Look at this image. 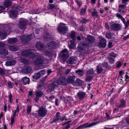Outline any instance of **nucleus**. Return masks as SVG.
Here are the masks:
<instances>
[{"instance_id": "09e8293b", "label": "nucleus", "mask_w": 129, "mask_h": 129, "mask_svg": "<svg viewBox=\"0 0 129 129\" xmlns=\"http://www.w3.org/2000/svg\"><path fill=\"white\" fill-rule=\"evenodd\" d=\"M9 100L10 102L12 103L13 102L12 95L11 93H10L9 97Z\"/></svg>"}, {"instance_id": "5701e85b", "label": "nucleus", "mask_w": 129, "mask_h": 129, "mask_svg": "<svg viewBox=\"0 0 129 129\" xmlns=\"http://www.w3.org/2000/svg\"><path fill=\"white\" fill-rule=\"evenodd\" d=\"M8 50L5 49L0 50V57H3L2 56H5L8 54Z\"/></svg>"}, {"instance_id": "052dcab7", "label": "nucleus", "mask_w": 129, "mask_h": 129, "mask_svg": "<svg viewBox=\"0 0 129 129\" xmlns=\"http://www.w3.org/2000/svg\"><path fill=\"white\" fill-rule=\"evenodd\" d=\"M125 26V27L126 28L129 25V20H127L126 22L124 24Z\"/></svg>"}, {"instance_id": "20e7f679", "label": "nucleus", "mask_w": 129, "mask_h": 129, "mask_svg": "<svg viewBox=\"0 0 129 129\" xmlns=\"http://www.w3.org/2000/svg\"><path fill=\"white\" fill-rule=\"evenodd\" d=\"M34 37V34H32L27 36H26L25 35L22 36L21 37V41L24 44H27L28 41L33 39Z\"/></svg>"}, {"instance_id": "de8ad7c7", "label": "nucleus", "mask_w": 129, "mask_h": 129, "mask_svg": "<svg viewBox=\"0 0 129 129\" xmlns=\"http://www.w3.org/2000/svg\"><path fill=\"white\" fill-rule=\"evenodd\" d=\"M31 110V106H28L27 110V113L29 114L30 113Z\"/></svg>"}, {"instance_id": "f3484780", "label": "nucleus", "mask_w": 129, "mask_h": 129, "mask_svg": "<svg viewBox=\"0 0 129 129\" xmlns=\"http://www.w3.org/2000/svg\"><path fill=\"white\" fill-rule=\"evenodd\" d=\"M88 124V123H86L82 124L80 126L82 129V128H85L91 127L93 125H95L96 124L95 123H91L89 124Z\"/></svg>"}, {"instance_id": "a211bd4d", "label": "nucleus", "mask_w": 129, "mask_h": 129, "mask_svg": "<svg viewBox=\"0 0 129 129\" xmlns=\"http://www.w3.org/2000/svg\"><path fill=\"white\" fill-rule=\"evenodd\" d=\"M86 41L89 43H94L95 41V39L92 36L88 35L87 38H86Z\"/></svg>"}, {"instance_id": "423d86ee", "label": "nucleus", "mask_w": 129, "mask_h": 129, "mask_svg": "<svg viewBox=\"0 0 129 129\" xmlns=\"http://www.w3.org/2000/svg\"><path fill=\"white\" fill-rule=\"evenodd\" d=\"M58 31L61 34H65L68 30V28L62 23H61L57 28Z\"/></svg>"}, {"instance_id": "f704fd0d", "label": "nucleus", "mask_w": 129, "mask_h": 129, "mask_svg": "<svg viewBox=\"0 0 129 129\" xmlns=\"http://www.w3.org/2000/svg\"><path fill=\"white\" fill-rule=\"evenodd\" d=\"M92 15L95 18H97L98 16V12L96 9H93V11L92 13Z\"/></svg>"}, {"instance_id": "0eeeda50", "label": "nucleus", "mask_w": 129, "mask_h": 129, "mask_svg": "<svg viewBox=\"0 0 129 129\" xmlns=\"http://www.w3.org/2000/svg\"><path fill=\"white\" fill-rule=\"evenodd\" d=\"M27 21L26 19L21 18L19 20L18 26L20 29H25L27 24Z\"/></svg>"}, {"instance_id": "58836bf2", "label": "nucleus", "mask_w": 129, "mask_h": 129, "mask_svg": "<svg viewBox=\"0 0 129 129\" xmlns=\"http://www.w3.org/2000/svg\"><path fill=\"white\" fill-rule=\"evenodd\" d=\"M9 48L12 51H15L18 50V48L17 47L14 46H10Z\"/></svg>"}, {"instance_id": "a18cd8bd", "label": "nucleus", "mask_w": 129, "mask_h": 129, "mask_svg": "<svg viewBox=\"0 0 129 129\" xmlns=\"http://www.w3.org/2000/svg\"><path fill=\"white\" fill-rule=\"evenodd\" d=\"M75 45V42L73 41H71L70 45H69V48H70L74 49Z\"/></svg>"}, {"instance_id": "ddd939ff", "label": "nucleus", "mask_w": 129, "mask_h": 129, "mask_svg": "<svg viewBox=\"0 0 129 129\" xmlns=\"http://www.w3.org/2000/svg\"><path fill=\"white\" fill-rule=\"evenodd\" d=\"M12 111L13 113V116L11 117V124H12L14 122V117L16 115V112L18 113L19 111V106L18 104L16 110H15L14 111Z\"/></svg>"}, {"instance_id": "a19ab883", "label": "nucleus", "mask_w": 129, "mask_h": 129, "mask_svg": "<svg viewBox=\"0 0 129 129\" xmlns=\"http://www.w3.org/2000/svg\"><path fill=\"white\" fill-rule=\"evenodd\" d=\"M86 11V8H82L81 9L80 12V13L81 15H84L85 14Z\"/></svg>"}, {"instance_id": "cd10ccee", "label": "nucleus", "mask_w": 129, "mask_h": 129, "mask_svg": "<svg viewBox=\"0 0 129 129\" xmlns=\"http://www.w3.org/2000/svg\"><path fill=\"white\" fill-rule=\"evenodd\" d=\"M12 2L8 0L5 1L3 4L4 6L7 8L10 7L12 5Z\"/></svg>"}, {"instance_id": "4d7b16f0", "label": "nucleus", "mask_w": 129, "mask_h": 129, "mask_svg": "<svg viewBox=\"0 0 129 129\" xmlns=\"http://www.w3.org/2000/svg\"><path fill=\"white\" fill-rule=\"evenodd\" d=\"M71 69H68L65 72V73L66 75H68L70 72Z\"/></svg>"}, {"instance_id": "338daca9", "label": "nucleus", "mask_w": 129, "mask_h": 129, "mask_svg": "<svg viewBox=\"0 0 129 129\" xmlns=\"http://www.w3.org/2000/svg\"><path fill=\"white\" fill-rule=\"evenodd\" d=\"M76 82L78 84H79V85H80V84L81 83V81L79 79H78L76 80Z\"/></svg>"}, {"instance_id": "ea45409f", "label": "nucleus", "mask_w": 129, "mask_h": 129, "mask_svg": "<svg viewBox=\"0 0 129 129\" xmlns=\"http://www.w3.org/2000/svg\"><path fill=\"white\" fill-rule=\"evenodd\" d=\"M93 76H90L87 75L85 81L86 82H90L92 79Z\"/></svg>"}, {"instance_id": "39448f33", "label": "nucleus", "mask_w": 129, "mask_h": 129, "mask_svg": "<svg viewBox=\"0 0 129 129\" xmlns=\"http://www.w3.org/2000/svg\"><path fill=\"white\" fill-rule=\"evenodd\" d=\"M59 55L60 59L63 62L65 61L69 56L68 52L66 49H64Z\"/></svg>"}, {"instance_id": "6e6552de", "label": "nucleus", "mask_w": 129, "mask_h": 129, "mask_svg": "<svg viewBox=\"0 0 129 129\" xmlns=\"http://www.w3.org/2000/svg\"><path fill=\"white\" fill-rule=\"evenodd\" d=\"M38 56L34 60L35 64L37 65H41L44 63L43 58L41 54H38Z\"/></svg>"}, {"instance_id": "f257e3e1", "label": "nucleus", "mask_w": 129, "mask_h": 129, "mask_svg": "<svg viewBox=\"0 0 129 129\" xmlns=\"http://www.w3.org/2000/svg\"><path fill=\"white\" fill-rule=\"evenodd\" d=\"M67 84V78L64 77H59L56 82L50 84L49 88L51 91H52L54 89V88L57 87L58 85H66Z\"/></svg>"}, {"instance_id": "9d476101", "label": "nucleus", "mask_w": 129, "mask_h": 129, "mask_svg": "<svg viewBox=\"0 0 129 129\" xmlns=\"http://www.w3.org/2000/svg\"><path fill=\"white\" fill-rule=\"evenodd\" d=\"M46 46L49 49L53 50L57 48V44L55 41H53L47 43Z\"/></svg>"}, {"instance_id": "473e14b6", "label": "nucleus", "mask_w": 129, "mask_h": 129, "mask_svg": "<svg viewBox=\"0 0 129 129\" xmlns=\"http://www.w3.org/2000/svg\"><path fill=\"white\" fill-rule=\"evenodd\" d=\"M41 76V75L38 72L36 73L34 75H33V78L34 79L37 80Z\"/></svg>"}, {"instance_id": "c756f323", "label": "nucleus", "mask_w": 129, "mask_h": 129, "mask_svg": "<svg viewBox=\"0 0 129 129\" xmlns=\"http://www.w3.org/2000/svg\"><path fill=\"white\" fill-rule=\"evenodd\" d=\"M75 31H73L70 33L69 35L71 38L72 39L73 41H75L76 40L75 37Z\"/></svg>"}, {"instance_id": "aec40b11", "label": "nucleus", "mask_w": 129, "mask_h": 129, "mask_svg": "<svg viewBox=\"0 0 129 129\" xmlns=\"http://www.w3.org/2000/svg\"><path fill=\"white\" fill-rule=\"evenodd\" d=\"M76 59L74 57H70L66 61V63L68 64H73L76 63Z\"/></svg>"}, {"instance_id": "393cba45", "label": "nucleus", "mask_w": 129, "mask_h": 129, "mask_svg": "<svg viewBox=\"0 0 129 129\" xmlns=\"http://www.w3.org/2000/svg\"><path fill=\"white\" fill-rule=\"evenodd\" d=\"M21 81L22 82L24 85H25L29 83V79L28 78L25 77L22 78Z\"/></svg>"}, {"instance_id": "13d9d810", "label": "nucleus", "mask_w": 129, "mask_h": 129, "mask_svg": "<svg viewBox=\"0 0 129 129\" xmlns=\"http://www.w3.org/2000/svg\"><path fill=\"white\" fill-rule=\"evenodd\" d=\"M73 85L75 86H79V84L77 83L76 81L75 82L74 81L72 83Z\"/></svg>"}, {"instance_id": "e433bc0d", "label": "nucleus", "mask_w": 129, "mask_h": 129, "mask_svg": "<svg viewBox=\"0 0 129 129\" xmlns=\"http://www.w3.org/2000/svg\"><path fill=\"white\" fill-rule=\"evenodd\" d=\"M113 34L110 32H107L105 34L106 37L108 39H110L113 36Z\"/></svg>"}, {"instance_id": "37998d69", "label": "nucleus", "mask_w": 129, "mask_h": 129, "mask_svg": "<svg viewBox=\"0 0 129 129\" xmlns=\"http://www.w3.org/2000/svg\"><path fill=\"white\" fill-rule=\"evenodd\" d=\"M48 9L50 10H53L54 9H56V7L53 4H49V5Z\"/></svg>"}, {"instance_id": "864d4df0", "label": "nucleus", "mask_w": 129, "mask_h": 129, "mask_svg": "<svg viewBox=\"0 0 129 129\" xmlns=\"http://www.w3.org/2000/svg\"><path fill=\"white\" fill-rule=\"evenodd\" d=\"M5 8L3 6H0V13L3 12V10L5 9Z\"/></svg>"}, {"instance_id": "6ab92c4d", "label": "nucleus", "mask_w": 129, "mask_h": 129, "mask_svg": "<svg viewBox=\"0 0 129 129\" xmlns=\"http://www.w3.org/2000/svg\"><path fill=\"white\" fill-rule=\"evenodd\" d=\"M16 61L14 60H9L6 62L5 65L7 66H13L16 64Z\"/></svg>"}, {"instance_id": "c85d7f7f", "label": "nucleus", "mask_w": 129, "mask_h": 129, "mask_svg": "<svg viewBox=\"0 0 129 129\" xmlns=\"http://www.w3.org/2000/svg\"><path fill=\"white\" fill-rule=\"evenodd\" d=\"M35 93L36 96L39 98L41 97L42 96L44 95L42 91L38 90L36 91Z\"/></svg>"}, {"instance_id": "4c0bfd02", "label": "nucleus", "mask_w": 129, "mask_h": 129, "mask_svg": "<svg viewBox=\"0 0 129 129\" xmlns=\"http://www.w3.org/2000/svg\"><path fill=\"white\" fill-rule=\"evenodd\" d=\"M103 68L104 67H102L100 66H99L97 67V70L98 73V74L100 73H101L103 72Z\"/></svg>"}, {"instance_id": "dca6fc26", "label": "nucleus", "mask_w": 129, "mask_h": 129, "mask_svg": "<svg viewBox=\"0 0 129 129\" xmlns=\"http://www.w3.org/2000/svg\"><path fill=\"white\" fill-rule=\"evenodd\" d=\"M126 5L124 4L119 5L118 6V12H122L124 14L125 12L124 9L125 8Z\"/></svg>"}, {"instance_id": "774afa93", "label": "nucleus", "mask_w": 129, "mask_h": 129, "mask_svg": "<svg viewBox=\"0 0 129 129\" xmlns=\"http://www.w3.org/2000/svg\"><path fill=\"white\" fill-rule=\"evenodd\" d=\"M79 111H77L76 110H75L74 111V116L76 115H77L79 113Z\"/></svg>"}, {"instance_id": "c03bdc74", "label": "nucleus", "mask_w": 129, "mask_h": 129, "mask_svg": "<svg viewBox=\"0 0 129 129\" xmlns=\"http://www.w3.org/2000/svg\"><path fill=\"white\" fill-rule=\"evenodd\" d=\"M116 56V55L113 52L111 53L110 54L109 58H112L115 59Z\"/></svg>"}, {"instance_id": "9b49d317", "label": "nucleus", "mask_w": 129, "mask_h": 129, "mask_svg": "<svg viewBox=\"0 0 129 129\" xmlns=\"http://www.w3.org/2000/svg\"><path fill=\"white\" fill-rule=\"evenodd\" d=\"M47 110L46 108L42 107L40 108L38 111V113L39 115L43 117H45L47 114Z\"/></svg>"}, {"instance_id": "6e6d98bb", "label": "nucleus", "mask_w": 129, "mask_h": 129, "mask_svg": "<svg viewBox=\"0 0 129 129\" xmlns=\"http://www.w3.org/2000/svg\"><path fill=\"white\" fill-rule=\"evenodd\" d=\"M121 1L122 3L126 5L127 4V3L126 2L129 1L128 0H121Z\"/></svg>"}, {"instance_id": "603ef678", "label": "nucleus", "mask_w": 129, "mask_h": 129, "mask_svg": "<svg viewBox=\"0 0 129 129\" xmlns=\"http://www.w3.org/2000/svg\"><path fill=\"white\" fill-rule=\"evenodd\" d=\"M39 73L41 75V76L43 75L45 73V70H42L39 72Z\"/></svg>"}, {"instance_id": "b1692460", "label": "nucleus", "mask_w": 129, "mask_h": 129, "mask_svg": "<svg viewBox=\"0 0 129 129\" xmlns=\"http://www.w3.org/2000/svg\"><path fill=\"white\" fill-rule=\"evenodd\" d=\"M32 68L30 66H26L24 67L23 71L26 73H29L32 71Z\"/></svg>"}, {"instance_id": "c9c22d12", "label": "nucleus", "mask_w": 129, "mask_h": 129, "mask_svg": "<svg viewBox=\"0 0 129 129\" xmlns=\"http://www.w3.org/2000/svg\"><path fill=\"white\" fill-rule=\"evenodd\" d=\"M76 73H77L80 76H83L84 74V73L83 71L82 70H78L75 71Z\"/></svg>"}, {"instance_id": "5fc2aeb1", "label": "nucleus", "mask_w": 129, "mask_h": 129, "mask_svg": "<svg viewBox=\"0 0 129 129\" xmlns=\"http://www.w3.org/2000/svg\"><path fill=\"white\" fill-rule=\"evenodd\" d=\"M77 3V4L79 6V8H80V6L82 4V3L81 1H76V2Z\"/></svg>"}, {"instance_id": "72a5a7b5", "label": "nucleus", "mask_w": 129, "mask_h": 129, "mask_svg": "<svg viewBox=\"0 0 129 129\" xmlns=\"http://www.w3.org/2000/svg\"><path fill=\"white\" fill-rule=\"evenodd\" d=\"M10 17L12 18H14L17 17V15L16 13L14 11H11L9 14Z\"/></svg>"}, {"instance_id": "4be33fe9", "label": "nucleus", "mask_w": 129, "mask_h": 129, "mask_svg": "<svg viewBox=\"0 0 129 129\" xmlns=\"http://www.w3.org/2000/svg\"><path fill=\"white\" fill-rule=\"evenodd\" d=\"M100 45L102 47H104L106 45V40L104 38L101 39L100 43Z\"/></svg>"}, {"instance_id": "79ce46f5", "label": "nucleus", "mask_w": 129, "mask_h": 129, "mask_svg": "<svg viewBox=\"0 0 129 129\" xmlns=\"http://www.w3.org/2000/svg\"><path fill=\"white\" fill-rule=\"evenodd\" d=\"M19 60L20 62H22L24 64H26L28 63L27 60L23 58H21Z\"/></svg>"}, {"instance_id": "bb28decb", "label": "nucleus", "mask_w": 129, "mask_h": 129, "mask_svg": "<svg viewBox=\"0 0 129 129\" xmlns=\"http://www.w3.org/2000/svg\"><path fill=\"white\" fill-rule=\"evenodd\" d=\"M8 41L9 43L12 44H14L17 42L18 41V40L16 38H13L9 39Z\"/></svg>"}, {"instance_id": "1a4fd4ad", "label": "nucleus", "mask_w": 129, "mask_h": 129, "mask_svg": "<svg viewBox=\"0 0 129 129\" xmlns=\"http://www.w3.org/2000/svg\"><path fill=\"white\" fill-rule=\"evenodd\" d=\"M88 45V44L86 43L83 42H80L78 46V49L79 51L81 52L85 50Z\"/></svg>"}, {"instance_id": "f8f14e48", "label": "nucleus", "mask_w": 129, "mask_h": 129, "mask_svg": "<svg viewBox=\"0 0 129 129\" xmlns=\"http://www.w3.org/2000/svg\"><path fill=\"white\" fill-rule=\"evenodd\" d=\"M122 27V26L118 23L113 24L111 26L112 29L114 31H118L120 30Z\"/></svg>"}, {"instance_id": "a878e982", "label": "nucleus", "mask_w": 129, "mask_h": 129, "mask_svg": "<svg viewBox=\"0 0 129 129\" xmlns=\"http://www.w3.org/2000/svg\"><path fill=\"white\" fill-rule=\"evenodd\" d=\"M75 79V76H70L67 79V83H72L74 82Z\"/></svg>"}, {"instance_id": "3c124183", "label": "nucleus", "mask_w": 129, "mask_h": 129, "mask_svg": "<svg viewBox=\"0 0 129 129\" xmlns=\"http://www.w3.org/2000/svg\"><path fill=\"white\" fill-rule=\"evenodd\" d=\"M8 86L9 88H11L13 87L11 81H8Z\"/></svg>"}, {"instance_id": "0e129e2a", "label": "nucleus", "mask_w": 129, "mask_h": 129, "mask_svg": "<svg viewBox=\"0 0 129 129\" xmlns=\"http://www.w3.org/2000/svg\"><path fill=\"white\" fill-rule=\"evenodd\" d=\"M116 15L117 17L121 19L122 17V16L120 14L118 13H117L116 14Z\"/></svg>"}, {"instance_id": "4468645a", "label": "nucleus", "mask_w": 129, "mask_h": 129, "mask_svg": "<svg viewBox=\"0 0 129 129\" xmlns=\"http://www.w3.org/2000/svg\"><path fill=\"white\" fill-rule=\"evenodd\" d=\"M53 36H52L49 33H47L46 35L44 36L43 40L45 41L49 42L52 40H53Z\"/></svg>"}, {"instance_id": "412c9836", "label": "nucleus", "mask_w": 129, "mask_h": 129, "mask_svg": "<svg viewBox=\"0 0 129 129\" xmlns=\"http://www.w3.org/2000/svg\"><path fill=\"white\" fill-rule=\"evenodd\" d=\"M126 102L123 100L121 99L120 100V104L117 105L118 108H123L126 107Z\"/></svg>"}, {"instance_id": "bf43d9fd", "label": "nucleus", "mask_w": 129, "mask_h": 129, "mask_svg": "<svg viewBox=\"0 0 129 129\" xmlns=\"http://www.w3.org/2000/svg\"><path fill=\"white\" fill-rule=\"evenodd\" d=\"M60 116H56V118H55V119L54 120V121L56 122L57 121L59 120Z\"/></svg>"}, {"instance_id": "f03ea898", "label": "nucleus", "mask_w": 129, "mask_h": 129, "mask_svg": "<svg viewBox=\"0 0 129 129\" xmlns=\"http://www.w3.org/2000/svg\"><path fill=\"white\" fill-rule=\"evenodd\" d=\"M35 46L38 50L43 51L44 54L46 56H52V52L48 51H44L45 49V47L41 42L37 43Z\"/></svg>"}, {"instance_id": "680f3d73", "label": "nucleus", "mask_w": 129, "mask_h": 129, "mask_svg": "<svg viewBox=\"0 0 129 129\" xmlns=\"http://www.w3.org/2000/svg\"><path fill=\"white\" fill-rule=\"evenodd\" d=\"M79 29L80 31L83 32H84L85 30L84 28L82 26H81L80 27Z\"/></svg>"}, {"instance_id": "8fccbe9b", "label": "nucleus", "mask_w": 129, "mask_h": 129, "mask_svg": "<svg viewBox=\"0 0 129 129\" xmlns=\"http://www.w3.org/2000/svg\"><path fill=\"white\" fill-rule=\"evenodd\" d=\"M5 74V72L4 70L0 68V74L2 75H3Z\"/></svg>"}, {"instance_id": "7ed1b4c3", "label": "nucleus", "mask_w": 129, "mask_h": 129, "mask_svg": "<svg viewBox=\"0 0 129 129\" xmlns=\"http://www.w3.org/2000/svg\"><path fill=\"white\" fill-rule=\"evenodd\" d=\"M36 51V50L34 49L25 50L22 52L21 55L22 56L33 58L35 57L36 54L35 53Z\"/></svg>"}, {"instance_id": "69168bd1", "label": "nucleus", "mask_w": 129, "mask_h": 129, "mask_svg": "<svg viewBox=\"0 0 129 129\" xmlns=\"http://www.w3.org/2000/svg\"><path fill=\"white\" fill-rule=\"evenodd\" d=\"M54 96L53 95H52L49 97V99L50 101L51 100H52L53 99H54Z\"/></svg>"}, {"instance_id": "2f4dec72", "label": "nucleus", "mask_w": 129, "mask_h": 129, "mask_svg": "<svg viewBox=\"0 0 129 129\" xmlns=\"http://www.w3.org/2000/svg\"><path fill=\"white\" fill-rule=\"evenodd\" d=\"M64 101L65 103L67 104V102L73 100L72 98L70 96H68L65 98H64Z\"/></svg>"}, {"instance_id": "e2e57ef3", "label": "nucleus", "mask_w": 129, "mask_h": 129, "mask_svg": "<svg viewBox=\"0 0 129 129\" xmlns=\"http://www.w3.org/2000/svg\"><path fill=\"white\" fill-rule=\"evenodd\" d=\"M37 89L39 91H40L43 89V88L41 85H39L37 87Z\"/></svg>"}, {"instance_id": "7c9ffc66", "label": "nucleus", "mask_w": 129, "mask_h": 129, "mask_svg": "<svg viewBox=\"0 0 129 129\" xmlns=\"http://www.w3.org/2000/svg\"><path fill=\"white\" fill-rule=\"evenodd\" d=\"M87 75L90 76H94L95 73L92 69H90L87 71Z\"/></svg>"}, {"instance_id": "49530a36", "label": "nucleus", "mask_w": 129, "mask_h": 129, "mask_svg": "<svg viewBox=\"0 0 129 129\" xmlns=\"http://www.w3.org/2000/svg\"><path fill=\"white\" fill-rule=\"evenodd\" d=\"M108 59L109 62L113 64L115 60L114 58L108 57Z\"/></svg>"}, {"instance_id": "2eb2a0df", "label": "nucleus", "mask_w": 129, "mask_h": 129, "mask_svg": "<svg viewBox=\"0 0 129 129\" xmlns=\"http://www.w3.org/2000/svg\"><path fill=\"white\" fill-rule=\"evenodd\" d=\"M86 93L85 92L83 91H79L77 94L78 98L80 100L83 99L85 97Z\"/></svg>"}]
</instances>
